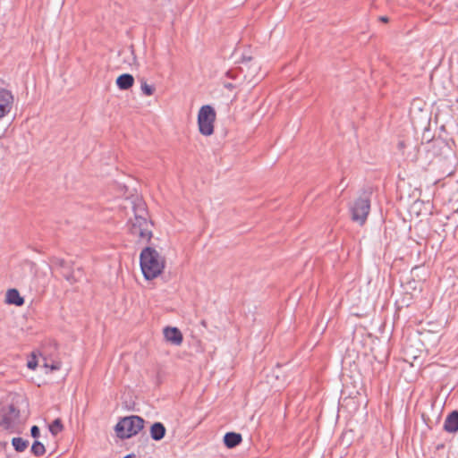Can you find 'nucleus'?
Masks as SVG:
<instances>
[{
	"label": "nucleus",
	"instance_id": "1",
	"mask_svg": "<svg viewBox=\"0 0 458 458\" xmlns=\"http://www.w3.org/2000/svg\"><path fill=\"white\" fill-rule=\"evenodd\" d=\"M152 223L148 220V211L143 202L134 206V217L130 220V233L139 242H148L152 237Z\"/></svg>",
	"mask_w": 458,
	"mask_h": 458
},
{
	"label": "nucleus",
	"instance_id": "2",
	"mask_svg": "<svg viewBox=\"0 0 458 458\" xmlns=\"http://www.w3.org/2000/svg\"><path fill=\"white\" fill-rule=\"evenodd\" d=\"M140 261L143 276L148 280L157 277L165 267L164 258L151 247L142 250Z\"/></svg>",
	"mask_w": 458,
	"mask_h": 458
},
{
	"label": "nucleus",
	"instance_id": "3",
	"mask_svg": "<svg viewBox=\"0 0 458 458\" xmlns=\"http://www.w3.org/2000/svg\"><path fill=\"white\" fill-rule=\"evenodd\" d=\"M143 427L144 420L132 415L121 419L115 426V431L120 438H129L137 435Z\"/></svg>",
	"mask_w": 458,
	"mask_h": 458
},
{
	"label": "nucleus",
	"instance_id": "4",
	"mask_svg": "<svg viewBox=\"0 0 458 458\" xmlns=\"http://www.w3.org/2000/svg\"><path fill=\"white\" fill-rule=\"evenodd\" d=\"M215 120V109L209 105L202 106L198 114V126L199 132L204 136H210L213 134Z\"/></svg>",
	"mask_w": 458,
	"mask_h": 458
},
{
	"label": "nucleus",
	"instance_id": "5",
	"mask_svg": "<svg viewBox=\"0 0 458 458\" xmlns=\"http://www.w3.org/2000/svg\"><path fill=\"white\" fill-rule=\"evenodd\" d=\"M20 411L13 404L2 406L0 408V426L11 433L19 430Z\"/></svg>",
	"mask_w": 458,
	"mask_h": 458
},
{
	"label": "nucleus",
	"instance_id": "6",
	"mask_svg": "<svg viewBox=\"0 0 458 458\" xmlns=\"http://www.w3.org/2000/svg\"><path fill=\"white\" fill-rule=\"evenodd\" d=\"M52 263L59 269L64 279L70 284H74L83 277L81 267L73 268L72 264L60 258H53Z\"/></svg>",
	"mask_w": 458,
	"mask_h": 458
},
{
	"label": "nucleus",
	"instance_id": "7",
	"mask_svg": "<svg viewBox=\"0 0 458 458\" xmlns=\"http://www.w3.org/2000/svg\"><path fill=\"white\" fill-rule=\"evenodd\" d=\"M369 209V199L368 198H359L351 208L352 221L362 225L367 220Z\"/></svg>",
	"mask_w": 458,
	"mask_h": 458
},
{
	"label": "nucleus",
	"instance_id": "8",
	"mask_svg": "<svg viewBox=\"0 0 458 458\" xmlns=\"http://www.w3.org/2000/svg\"><path fill=\"white\" fill-rule=\"evenodd\" d=\"M13 96L4 89H0V119L5 116L12 109Z\"/></svg>",
	"mask_w": 458,
	"mask_h": 458
},
{
	"label": "nucleus",
	"instance_id": "9",
	"mask_svg": "<svg viewBox=\"0 0 458 458\" xmlns=\"http://www.w3.org/2000/svg\"><path fill=\"white\" fill-rule=\"evenodd\" d=\"M164 335L165 340L173 344L180 345L182 343V335L176 327H165Z\"/></svg>",
	"mask_w": 458,
	"mask_h": 458
},
{
	"label": "nucleus",
	"instance_id": "10",
	"mask_svg": "<svg viewBox=\"0 0 458 458\" xmlns=\"http://www.w3.org/2000/svg\"><path fill=\"white\" fill-rule=\"evenodd\" d=\"M444 429L448 433L458 431V411H454L447 415L444 422Z\"/></svg>",
	"mask_w": 458,
	"mask_h": 458
},
{
	"label": "nucleus",
	"instance_id": "11",
	"mask_svg": "<svg viewBox=\"0 0 458 458\" xmlns=\"http://www.w3.org/2000/svg\"><path fill=\"white\" fill-rule=\"evenodd\" d=\"M133 83L134 78L129 73L122 74L116 79V84L120 89H128L132 87Z\"/></svg>",
	"mask_w": 458,
	"mask_h": 458
},
{
	"label": "nucleus",
	"instance_id": "12",
	"mask_svg": "<svg viewBox=\"0 0 458 458\" xmlns=\"http://www.w3.org/2000/svg\"><path fill=\"white\" fill-rule=\"evenodd\" d=\"M6 302L16 306H21L24 303V300L21 297L18 290L9 289L6 293Z\"/></svg>",
	"mask_w": 458,
	"mask_h": 458
},
{
	"label": "nucleus",
	"instance_id": "13",
	"mask_svg": "<svg viewBox=\"0 0 458 458\" xmlns=\"http://www.w3.org/2000/svg\"><path fill=\"white\" fill-rule=\"evenodd\" d=\"M165 434V428L161 422H156L151 426L150 436L156 440H161Z\"/></svg>",
	"mask_w": 458,
	"mask_h": 458
},
{
	"label": "nucleus",
	"instance_id": "14",
	"mask_svg": "<svg viewBox=\"0 0 458 458\" xmlns=\"http://www.w3.org/2000/svg\"><path fill=\"white\" fill-rule=\"evenodd\" d=\"M12 444L17 452H23L28 447L29 442L21 437H13Z\"/></svg>",
	"mask_w": 458,
	"mask_h": 458
},
{
	"label": "nucleus",
	"instance_id": "15",
	"mask_svg": "<svg viewBox=\"0 0 458 458\" xmlns=\"http://www.w3.org/2000/svg\"><path fill=\"white\" fill-rule=\"evenodd\" d=\"M64 428L62 420L60 419H55L50 425H49V430L52 433V435L56 436L58 433H60Z\"/></svg>",
	"mask_w": 458,
	"mask_h": 458
},
{
	"label": "nucleus",
	"instance_id": "16",
	"mask_svg": "<svg viewBox=\"0 0 458 458\" xmlns=\"http://www.w3.org/2000/svg\"><path fill=\"white\" fill-rule=\"evenodd\" d=\"M31 452L36 456H41L45 454L46 449L42 443L35 441L31 446Z\"/></svg>",
	"mask_w": 458,
	"mask_h": 458
},
{
	"label": "nucleus",
	"instance_id": "17",
	"mask_svg": "<svg viewBox=\"0 0 458 458\" xmlns=\"http://www.w3.org/2000/svg\"><path fill=\"white\" fill-rule=\"evenodd\" d=\"M44 364L43 366L47 369H49L50 371H55L60 369L61 368V362L58 360H52L51 362H48L46 358H43Z\"/></svg>",
	"mask_w": 458,
	"mask_h": 458
},
{
	"label": "nucleus",
	"instance_id": "18",
	"mask_svg": "<svg viewBox=\"0 0 458 458\" xmlns=\"http://www.w3.org/2000/svg\"><path fill=\"white\" fill-rule=\"evenodd\" d=\"M140 89L144 95L151 96L155 91V88L151 85H148L144 80L141 81Z\"/></svg>",
	"mask_w": 458,
	"mask_h": 458
},
{
	"label": "nucleus",
	"instance_id": "19",
	"mask_svg": "<svg viewBox=\"0 0 458 458\" xmlns=\"http://www.w3.org/2000/svg\"><path fill=\"white\" fill-rule=\"evenodd\" d=\"M242 435L235 432H231V448L238 445L242 442Z\"/></svg>",
	"mask_w": 458,
	"mask_h": 458
},
{
	"label": "nucleus",
	"instance_id": "20",
	"mask_svg": "<svg viewBox=\"0 0 458 458\" xmlns=\"http://www.w3.org/2000/svg\"><path fill=\"white\" fill-rule=\"evenodd\" d=\"M27 366L30 369H35L38 366V360L34 354H32L31 358L28 360Z\"/></svg>",
	"mask_w": 458,
	"mask_h": 458
},
{
	"label": "nucleus",
	"instance_id": "21",
	"mask_svg": "<svg viewBox=\"0 0 458 458\" xmlns=\"http://www.w3.org/2000/svg\"><path fill=\"white\" fill-rule=\"evenodd\" d=\"M39 428L38 426H33L30 429V434L34 438H38L39 437Z\"/></svg>",
	"mask_w": 458,
	"mask_h": 458
},
{
	"label": "nucleus",
	"instance_id": "22",
	"mask_svg": "<svg viewBox=\"0 0 458 458\" xmlns=\"http://www.w3.org/2000/svg\"><path fill=\"white\" fill-rule=\"evenodd\" d=\"M224 444L225 445L229 448V442H230V439H229V432L225 433V436H224Z\"/></svg>",
	"mask_w": 458,
	"mask_h": 458
},
{
	"label": "nucleus",
	"instance_id": "23",
	"mask_svg": "<svg viewBox=\"0 0 458 458\" xmlns=\"http://www.w3.org/2000/svg\"><path fill=\"white\" fill-rule=\"evenodd\" d=\"M379 20L382 21V22H388V18L386 16H380L379 17Z\"/></svg>",
	"mask_w": 458,
	"mask_h": 458
},
{
	"label": "nucleus",
	"instance_id": "24",
	"mask_svg": "<svg viewBox=\"0 0 458 458\" xmlns=\"http://www.w3.org/2000/svg\"><path fill=\"white\" fill-rule=\"evenodd\" d=\"M236 68H231V73H230V76H231V79L233 78V73H234V71H235Z\"/></svg>",
	"mask_w": 458,
	"mask_h": 458
},
{
	"label": "nucleus",
	"instance_id": "25",
	"mask_svg": "<svg viewBox=\"0 0 458 458\" xmlns=\"http://www.w3.org/2000/svg\"><path fill=\"white\" fill-rule=\"evenodd\" d=\"M124 458H135L134 454H128Z\"/></svg>",
	"mask_w": 458,
	"mask_h": 458
}]
</instances>
